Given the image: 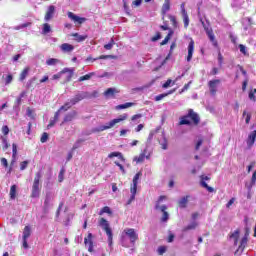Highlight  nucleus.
I'll return each mask as SVG.
<instances>
[{
	"label": "nucleus",
	"mask_w": 256,
	"mask_h": 256,
	"mask_svg": "<svg viewBox=\"0 0 256 256\" xmlns=\"http://www.w3.org/2000/svg\"><path fill=\"white\" fill-rule=\"evenodd\" d=\"M127 239L130 240V243H132V245H135V242L137 241V239H139V234H137V232L133 228H126L123 230L120 239L123 247H129V245L127 244Z\"/></svg>",
	"instance_id": "nucleus-1"
},
{
	"label": "nucleus",
	"mask_w": 256,
	"mask_h": 256,
	"mask_svg": "<svg viewBox=\"0 0 256 256\" xmlns=\"http://www.w3.org/2000/svg\"><path fill=\"white\" fill-rule=\"evenodd\" d=\"M99 227L103 231H105L107 237H108V245L111 247L113 245V230L111 229V224H109V221L105 218H100L98 221Z\"/></svg>",
	"instance_id": "nucleus-2"
},
{
	"label": "nucleus",
	"mask_w": 256,
	"mask_h": 256,
	"mask_svg": "<svg viewBox=\"0 0 256 256\" xmlns=\"http://www.w3.org/2000/svg\"><path fill=\"white\" fill-rule=\"evenodd\" d=\"M127 117H128L127 114H122L118 118H115L110 122L106 123V125H103L94 129V131L99 132V131H107V129H113V127L118 123H121L122 121H126Z\"/></svg>",
	"instance_id": "nucleus-3"
},
{
	"label": "nucleus",
	"mask_w": 256,
	"mask_h": 256,
	"mask_svg": "<svg viewBox=\"0 0 256 256\" xmlns=\"http://www.w3.org/2000/svg\"><path fill=\"white\" fill-rule=\"evenodd\" d=\"M141 172H138L137 174H135L133 180H132V184L130 187V193L131 196L129 198V200L127 201L126 205H131V203H133V201H135V195H137V185H139V179L141 177Z\"/></svg>",
	"instance_id": "nucleus-4"
},
{
	"label": "nucleus",
	"mask_w": 256,
	"mask_h": 256,
	"mask_svg": "<svg viewBox=\"0 0 256 256\" xmlns=\"http://www.w3.org/2000/svg\"><path fill=\"white\" fill-rule=\"evenodd\" d=\"M41 180V172H38L34 178L31 197L37 199L41 195V188L39 187V181Z\"/></svg>",
	"instance_id": "nucleus-5"
},
{
	"label": "nucleus",
	"mask_w": 256,
	"mask_h": 256,
	"mask_svg": "<svg viewBox=\"0 0 256 256\" xmlns=\"http://www.w3.org/2000/svg\"><path fill=\"white\" fill-rule=\"evenodd\" d=\"M200 21L204 27V30L209 40L211 41L214 47H217V40H215V34H213V30L211 29V27H209V22L207 20H203V18H200Z\"/></svg>",
	"instance_id": "nucleus-6"
},
{
	"label": "nucleus",
	"mask_w": 256,
	"mask_h": 256,
	"mask_svg": "<svg viewBox=\"0 0 256 256\" xmlns=\"http://www.w3.org/2000/svg\"><path fill=\"white\" fill-rule=\"evenodd\" d=\"M73 73H75L74 68H64L58 74H54L52 76V79L55 81L57 79H61V77H63V75H66V81H71V79L73 78Z\"/></svg>",
	"instance_id": "nucleus-7"
},
{
	"label": "nucleus",
	"mask_w": 256,
	"mask_h": 256,
	"mask_svg": "<svg viewBox=\"0 0 256 256\" xmlns=\"http://www.w3.org/2000/svg\"><path fill=\"white\" fill-rule=\"evenodd\" d=\"M166 197L165 196H160L158 201L156 202L155 209H160L163 212V216L161 218V221L163 223H166V221H169V213L167 212V206L162 205L160 206L159 203L162 201H165Z\"/></svg>",
	"instance_id": "nucleus-8"
},
{
	"label": "nucleus",
	"mask_w": 256,
	"mask_h": 256,
	"mask_svg": "<svg viewBox=\"0 0 256 256\" xmlns=\"http://www.w3.org/2000/svg\"><path fill=\"white\" fill-rule=\"evenodd\" d=\"M193 123V109H189L188 114L180 117L179 125H191Z\"/></svg>",
	"instance_id": "nucleus-9"
},
{
	"label": "nucleus",
	"mask_w": 256,
	"mask_h": 256,
	"mask_svg": "<svg viewBox=\"0 0 256 256\" xmlns=\"http://www.w3.org/2000/svg\"><path fill=\"white\" fill-rule=\"evenodd\" d=\"M205 181H211V177L201 175L200 176V186L207 190L208 193H213L215 189L207 184Z\"/></svg>",
	"instance_id": "nucleus-10"
},
{
	"label": "nucleus",
	"mask_w": 256,
	"mask_h": 256,
	"mask_svg": "<svg viewBox=\"0 0 256 256\" xmlns=\"http://www.w3.org/2000/svg\"><path fill=\"white\" fill-rule=\"evenodd\" d=\"M55 199V196L53 193L48 192L46 194L45 200H44V211H49L51 207H53V200Z\"/></svg>",
	"instance_id": "nucleus-11"
},
{
	"label": "nucleus",
	"mask_w": 256,
	"mask_h": 256,
	"mask_svg": "<svg viewBox=\"0 0 256 256\" xmlns=\"http://www.w3.org/2000/svg\"><path fill=\"white\" fill-rule=\"evenodd\" d=\"M68 17L71 19V21H73V23H75V25H83V23L87 21V18L80 17L73 12H68Z\"/></svg>",
	"instance_id": "nucleus-12"
},
{
	"label": "nucleus",
	"mask_w": 256,
	"mask_h": 256,
	"mask_svg": "<svg viewBox=\"0 0 256 256\" xmlns=\"http://www.w3.org/2000/svg\"><path fill=\"white\" fill-rule=\"evenodd\" d=\"M31 237V226H25L23 230V248L29 249V244L27 243V239Z\"/></svg>",
	"instance_id": "nucleus-13"
},
{
	"label": "nucleus",
	"mask_w": 256,
	"mask_h": 256,
	"mask_svg": "<svg viewBox=\"0 0 256 256\" xmlns=\"http://www.w3.org/2000/svg\"><path fill=\"white\" fill-rule=\"evenodd\" d=\"M239 235H241V231L239 229L229 234V240L233 241L235 247H237L239 243Z\"/></svg>",
	"instance_id": "nucleus-14"
},
{
	"label": "nucleus",
	"mask_w": 256,
	"mask_h": 256,
	"mask_svg": "<svg viewBox=\"0 0 256 256\" xmlns=\"http://www.w3.org/2000/svg\"><path fill=\"white\" fill-rule=\"evenodd\" d=\"M219 83H221V80H211L209 81V89L211 95H215L217 93V87L219 86Z\"/></svg>",
	"instance_id": "nucleus-15"
},
{
	"label": "nucleus",
	"mask_w": 256,
	"mask_h": 256,
	"mask_svg": "<svg viewBox=\"0 0 256 256\" xmlns=\"http://www.w3.org/2000/svg\"><path fill=\"white\" fill-rule=\"evenodd\" d=\"M151 154H147V149H144V151L142 153H140L139 156L134 157L133 161H135L136 163H143V161H145V159H149Z\"/></svg>",
	"instance_id": "nucleus-16"
},
{
	"label": "nucleus",
	"mask_w": 256,
	"mask_h": 256,
	"mask_svg": "<svg viewBox=\"0 0 256 256\" xmlns=\"http://www.w3.org/2000/svg\"><path fill=\"white\" fill-rule=\"evenodd\" d=\"M180 9L183 16L184 27L187 29L189 27V16L187 15V11H185V3L181 4Z\"/></svg>",
	"instance_id": "nucleus-17"
},
{
	"label": "nucleus",
	"mask_w": 256,
	"mask_h": 256,
	"mask_svg": "<svg viewBox=\"0 0 256 256\" xmlns=\"http://www.w3.org/2000/svg\"><path fill=\"white\" fill-rule=\"evenodd\" d=\"M255 140H256V130L252 131L248 135V139L246 141L248 149H251L253 147V145H255Z\"/></svg>",
	"instance_id": "nucleus-18"
},
{
	"label": "nucleus",
	"mask_w": 256,
	"mask_h": 256,
	"mask_svg": "<svg viewBox=\"0 0 256 256\" xmlns=\"http://www.w3.org/2000/svg\"><path fill=\"white\" fill-rule=\"evenodd\" d=\"M85 245H88V251L93 253V234L89 233L88 236L84 239Z\"/></svg>",
	"instance_id": "nucleus-19"
},
{
	"label": "nucleus",
	"mask_w": 256,
	"mask_h": 256,
	"mask_svg": "<svg viewBox=\"0 0 256 256\" xmlns=\"http://www.w3.org/2000/svg\"><path fill=\"white\" fill-rule=\"evenodd\" d=\"M53 15H55V6L50 5L44 17L45 21H51V19H53Z\"/></svg>",
	"instance_id": "nucleus-20"
},
{
	"label": "nucleus",
	"mask_w": 256,
	"mask_h": 256,
	"mask_svg": "<svg viewBox=\"0 0 256 256\" xmlns=\"http://www.w3.org/2000/svg\"><path fill=\"white\" fill-rule=\"evenodd\" d=\"M85 97H87V94H85V92L76 94L75 97L71 99L72 104L77 105V103H79V101H83Z\"/></svg>",
	"instance_id": "nucleus-21"
},
{
	"label": "nucleus",
	"mask_w": 256,
	"mask_h": 256,
	"mask_svg": "<svg viewBox=\"0 0 256 256\" xmlns=\"http://www.w3.org/2000/svg\"><path fill=\"white\" fill-rule=\"evenodd\" d=\"M60 49L63 51V53H71L75 49V46L69 43H64L60 46Z\"/></svg>",
	"instance_id": "nucleus-22"
},
{
	"label": "nucleus",
	"mask_w": 256,
	"mask_h": 256,
	"mask_svg": "<svg viewBox=\"0 0 256 256\" xmlns=\"http://www.w3.org/2000/svg\"><path fill=\"white\" fill-rule=\"evenodd\" d=\"M249 238L247 237H243L240 241V245L236 251V253H243V251H245V248L247 247V241H248Z\"/></svg>",
	"instance_id": "nucleus-23"
},
{
	"label": "nucleus",
	"mask_w": 256,
	"mask_h": 256,
	"mask_svg": "<svg viewBox=\"0 0 256 256\" xmlns=\"http://www.w3.org/2000/svg\"><path fill=\"white\" fill-rule=\"evenodd\" d=\"M12 157H13V160L11 162V166L9 168V173H11V171H13V165L15 163V158L17 157V144H12Z\"/></svg>",
	"instance_id": "nucleus-24"
},
{
	"label": "nucleus",
	"mask_w": 256,
	"mask_h": 256,
	"mask_svg": "<svg viewBox=\"0 0 256 256\" xmlns=\"http://www.w3.org/2000/svg\"><path fill=\"white\" fill-rule=\"evenodd\" d=\"M193 233V223L188 224L182 230V237H187V235H191Z\"/></svg>",
	"instance_id": "nucleus-25"
},
{
	"label": "nucleus",
	"mask_w": 256,
	"mask_h": 256,
	"mask_svg": "<svg viewBox=\"0 0 256 256\" xmlns=\"http://www.w3.org/2000/svg\"><path fill=\"white\" fill-rule=\"evenodd\" d=\"M29 71H31V68L26 67L23 69V71L20 73V81H25V79H27V77L29 76Z\"/></svg>",
	"instance_id": "nucleus-26"
},
{
	"label": "nucleus",
	"mask_w": 256,
	"mask_h": 256,
	"mask_svg": "<svg viewBox=\"0 0 256 256\" xmlns=\"http://www.w3.org/2000/svg\"><path fill=\"white\" fill-rule=\"evenodd\" d=\"M244 31H247L251 25H253V22L251 18H244L242 21Z\"/></svg>",
	"instance_id": "nucleus-27"
},
{
	"label": "nucleus",
	"mask_w": 256,
	"mask_h": 256,
	"mask_svg": "<svg viewBox=\"0 0 256 256\" xmlns=\"http://www.w3.org/2000/svg\"><path fill=\"white\" fill-rule=\"evenodd\" d=\"M72 37H75V41H77V43H81L83 41H85V39H87V34L85 35H79V33H74L72 34Z\"/></svg>",
	"instance_id": "nucleus-28"
},
{
	"label": "nucleus",
	"mask_w": 256,
	"mask_h": 256,
	"mask_svg": "<svg viewBox=\"0 0 256 256\" xmlns=\"http://www.w3.org/2000/svg\"><path fill=\"white\" fill-rule=\"evenodd\" d=\"M59 63H61V60H59L57 58H50V59L46 60V65H48L49 67L59 65Z\"/></svg>",
	"instance_id": "nucleus-29"
},
{
	"label": "nucleus",
	"mask_w": 256,
	"mask_h": 256,
	"mask_svg": "<svg viewBox=\"0 0 256 256\" xmlns=\"http://www.w3.org/2000/svg\"><path fill=\"white\" fill-rule=\"evenodd\" d=\"M187 203H189V196H185L180 199L178 205L181 209H185V207H187Z\"/></svg>",
	"instance_id": "nucleus-30"
},
{
	"label": "nucleus",
	"mask_w": 256,
	"mask_h": 256,
	"mask_svg": "<svg viewBox=\"0 0 256 256\" xmlns=\"http://www.w3.org/2000/svg\"><path fill=\"white\" fill-rule=\"evenodd\" d=\"M115 93H119V91L116 88H108L105 92L104 95L105 97H113Z\"/></svg>",
	"instance_id": "nucleus-31"
},
{
	"label": "nucleus",
	"mask_w": 256,
	"mask_h": 256,
	"mask_svg": "<svg viewBox=\"0 0 256 256\" xmlns=\"http://www.w3.org/2000/svg\"><path fill=\"white\" fill-rule=\"evenodd\" d=\"M91 77H95V72H90L84 76H81L78 81L81 83L82 81H89V79H91Z\"/></svg>",
	"instance_id": "nucleus-32"
},
{
	"label": "nucleus",
	"mask_w": 256,
	"mask_h": 256,
	"mask_svg": "<svg viewBox=\"0 0 256 256\" xmlns=\"http://www.w3.org/2000/svg\"><path fill=\"white\" fill-rule=\"evenodd\" d=\"M133 105H135V104L132 102H127L125 104H120V105L116 106V109L118 111H121V109H129V107H133Z\"/></svg>",
	"instance_id": "nucleus-33"
},
{
	"label": "nucleus",
	"mask_w": 256,
	"mask_h": 256,
	"mask_svg": "<svg viewBox=\"0 0 256 256\" xmlns=\"http://www.w3.org/2000/svg\"><path fill=\"white\" fill-rule=\"evenodd\" d=\"M203 141H205V138L203 136H198V139L195 145V151H199V149H201V145H203Z\"/></svg>",
	"instance_id": "nucleus-34"
},
{
	"label": "nucleus",
	"mask_w": 256,
	"mask_h": 256,
	"mask_svg": "<svg viewBox=\"0 0 256 256\" xmlns=\"http://www.w3.org/2000/svg\"><path fill=\"white\" fill-rule=\"evenodd\" d=\"M73 102L72 100H70L69 102H66L63 106L60 107V111H69V109H71V107H73Z\"/></svg>",
	"instance_id": "nucleus-35"
},
{
	"label": "nucleus",
	"mask_w": 256,
	"mask_h": 256,
	"mask_svg": "<svg viewBox=\"0 0 256 256\" xmlns=\"http://www.w3.org/2000/svg\"><path fill=\"white\" fill-rule=\"evenodd\" d=\"M192 57H193V41H190L189 46H188L187 61H191Z\"/></svg>",
	"instance_id": "nucleus-36"
},
{
	"label": "nucleus",
	"mask_w": 256,
	"mask_h": 256,
	"mask_svg": "<svg viewBox=\"0 0 256 256\" xmlns=\"http://www.w3.org/2000/svg\"><path fill=\"white\" fill-rule=\"evenodd\" d=\"M17 197V185H12L10 188V199Z\"/></svg>",
	"instance_id": "nucleus-37"
},
{
	"label": "nucleus",
	"mask_w": 256,
	"mask_h": 256,
	"mask_svg": "<svg viewBox=\"0 0 256 256\" xmlns=\"http://www.w3.org/2000/svg\"><path fill=\"white\" fill-rule=\"evenodd\" d=\"M105 213H107L108 215H113V211H111V208L109 206L103 207L99 212V215H103Z\"/></svg>",
	"instance_id": "nucleus-38"
},
{
	"label": "nucleus",
	"mask_w": 256,
	"mask_h": 256,
	"mask_svg": "<svg viewBox=\"0 0 256 256\" xmlns=\"http://www.w3.org/2000/svg\"><path fill=\"white\" fill-rule=\"evenodd\" d=\"M109 159H113V157H119L122 161H125V158H123V154L120 152H112L108 155Z\"/></svg>",
	"instance_id": "nucleus-39"
},
{
	"label": "nucleus",
	"mask_w": 256,
	"mask_h": 256,
	"mask_svg": "<svg viewBox=\"0 0 256 256\" xmlns=\"http://www.w3.org/2000/svg\"><path fill=\"white\" fill-rule=\"evenodd\" d=\"M42 33L43 35H47V33H51V25L45 23L43 25Z\"/></svg>",
	"instance_id": "nucleus-40"
},
{
	"label": "nucleus",
	"mask_w": 256,
	"mask_h": 256,
	"mask_svg": "<svg viewBox=\"0 0 256 256\" xmlns=\"http://www.w3.org/2000/svg\"><path fill=\"white\" fill-rule=\"evenodd\" d=\"M84 142H85V140H83V139H78V140L74 143V145H73V147H72V151H75L76 149H79V147H81V144L84 143Z\"/></svg>",
	"instance_id": "nucleus-41"
},
{
	"label": "nucleus",
	"mask_w": 256,
	"mask_h": 256,
	"mask_svg": "<svg viewBox=\"0 0 256 256\" xmlns=\"http://www.w3.org/2000/svg\"><path fill=\"white\" fill-rule=\"evenodd\" d=\"M113 45H115V40L111 38L110 42L104 45V49L111 51V49H113Z\"/></svg>",
	"instance_id": "nucleus-42"
},
{
	"label": "nucleus",
	"mask_w": 256,
	"mask_h": 256,
	"mask_svg": "<svg viewBox=\"0 0 256 256\" xmlns=\"http://www.w3.org/2000/svg\"><path fill=\"white\" fill-rule=\"evenodd\" d=\"M199 121H201L199 114L193 112V125H199Z\"/></svg>",
	"instance_id": "nucleus-43"
},
{
	"label": "nucleus",
	"mask_w": 256,
	"mask_h": 256,
	"mask_svg": "<svg viewBox=\"0 0 256 256\" xmlns=\"http://www.w3.org/2000/svg\"><path fill=\"white\" fill-rule=\"evenodd\" d=\"M173 37V31H170L168 35L165 37V39L161 42V45H167L169 43V39Z\"/></svg>",
	"instance_id": "nucleus-44"
},
{
	"label": "nucleus",
	"mask_w": 256,
	"mask_h": 256,
	"mask_svg": "<svg viewBox=\"0 0 256 256\" xmlns=\"http://www.w3.org/2000/svg\"><path fill=\"white\" fill-rule=\"evenodd\" d=\"M240 49V53H242V55H249V53L247 52V47L243 44H240L239 46Z\"/></svg>",
	"instance_id": "nucleus-45"
},
{
	"label": "nucleus",
	"mask_w": 256,
	"mask_h": 256,
	"mask_svg": "<svg viewBox=\"0 0 256 256\" xmlns=\"http://www.w3.org/2000/svg\"><path fill=\"white\" fill-rule=\"evenodd\" d=\"M1 139H2V143H3L4 151H7V149H9V143L7 142V138L2 136Z\"/></svg>",
	"instance_id": "nucleus-46"
},
{
	"label": "nucleus",
	"mask_w": 256,
	"mask_h": 256,
	"mask_svg": "<svg viewBox=\"0 0 256 256\" xmlns=\"http://www.w3.org/2000/svg\"><path fill=\"white\" fill-rule=\"evenodd\" d=\"M170 9V4L169 1H166L163 6H162V13H167V11H169Z\"/></svg>",
	"instance_id": "nucleus-47"
},
{
	"label": "nucleus",
	"mask_w": 256,
	"mask_h": 256,
	"mask_svg": "<svg viewBox=\"0 0 256 256\" xmlns=\"http://www.w3.org/2000/svg\"><path fill=\"white\" fill-rule=\"evenodd\" d=\"M171 84H172V85H175V81L173 82V80L168 79V80L163 84V88H164V89H167L168 87H171Z\"/></svg>",
	"instance_id": "nucleus-48"
},
{
	"label": "nucleus",
	"mask_w": 256,
	"mask_h": 256,
	"mask_svg": "<svg viewBox=\"0 0 256 256\" xmlns=\"http://www.w3.org/2000/svg\"><path fill=\"white\" fill-rule=\"evenodd\" d=\"M248 97H249L250 101H253L255 103V101H256L255 90H251L248 94Z\"/></svg>",
	"instance_id": "nucleus-49"
},
{
	"label": "nucleus",
	"mask_w": 256,
	"mask_h": 256,
	"mask_svg": "<svg viewBox=\"0 0 256 256\" xmlns=\"http://www.w3.org/2000/svg\"><path fill=\"white\" fill-rule=\"evenodd\" d=\"M29 25H31V23H24V24L14 27V29H15V31H19V29H25V27H29Z\"/></svg>",
	"instance_id": "nucleus-50"
},
{
	"label": "nucleus",
	"mask_w": 256,
	"mask_h": 256,
	"mask_svg": "<svg viewBox=\"0 0 256 256\" xmlns=\"http://www.w3.org/2000/svg\"><path fill=\"white\" fill-rule=\"evenodd\" d=\"M49 139V134H47V132H44L42 134V137L40 139L41 143H47V140Z\"/></svg>",
	"instance_id": "nucleus-51"
},
{
	"label": "nucleus",
	"mask_w": 256,
	"mask_h": 256,
	"mask_svg": "<svg viewBox=\"0 0 256 256\" xmlns=\"http://www.w3.org/2000/svg\"><path fill=\"white\" fill-rule=\"evenodd\" d=\"M29 165V161H23L20 163V170L21 171H25V169H27V166Z\"/></svg>",
	"instance_id": "nucleus-52"
},
{
	"label": "nucleus",
	"mask_w": 256,
	"mask_h": 256,
	"mask_svg": "<svg viewBox=\"0 0 256 256\" xmlns=\"http://www.w3.org/2000/svg\"><path fill=\"white\" fill-rule=\"evenodd\" d=\"M13 81V75L9 74L6 76L5 78V85H10V83H12Z\"/></svg>",
	"instance_id": "nucleus-53"
},
{
	"label": "nucleus",
	"mask_w": 256,
	"mask_h": 256,
	"mask_svg": "<svg viewBox=\"0 0 256 256\" xmlns=\"http://www.w3.org/2000/svg\"><path fill=\"white\" fill-rule=\"evenodd\" d=\"M160 145L162 149H167V138L163 137L162 140H160Z\"/></svg>",
	"instance_id": "nucleus-54"
},
{
	"label": "nucleus",
	"mask_w": 256,
	"mask_h": 256,
	"mask_svg": "<svg viewBox=\"0 0 256 256\" xmlns=\"http://www.w3.org/2000/svg\"><path fill=\"white\" fill-rule=\"evenodd\" d=\"M73 117H74L73 114L66 115L64 118V123H69V121H73Z\"/></svg>",
	"instance_id": "nucleus-55"
},
{
	"label": "nucleus",
	"mask_w": 256,
	"mask_h": 256,
	"mask_svg": "<svg viewBox=\"0 0 256 256\" xmlns=\"http://www.w3.org/2000/svg\"><path fill=\"white\" fill-rule=\"evenodd\" d=\"M245 115H246L245 121H246L247 124H249V121H251V113H247V111H244L243 112V117H245Z\"/></svg>",
	"instance_id": "nucleus-56"
},
{
	"label": "nucleus",
	"mask_w": 256,
	"mask_h": 256,
	"mask_svg": "<svg viewBox=\"0 0 256 256\" xmlns=\"http://www.w3.org/2000/svg\"><path fill=\"white\" fill-rule=\"evenodd\" d=\"M168 94H159L158 96L155 97V101H161L162 99H165Z\"/></svg>",
	"instance_id": "nucleus-57"
},
{
	"label": "nucleus",
	"mask_w": 256,
	"mask_h": 256,
	"mask_svg": "<svg viewBox=\"0 0 256 256\" xmlns=\"http://www.w3.org/2000/svg\"><path fill=\"white\" fill-rule=\"evenodd\" d=\"M55 123H57V120H55L54 118L50 120V123L47 125V129H51V127H54Z\"/></svg>",
	"instance_id": "nucleus-58"
},
{
	"label": "nucleus",
	"mask_w": 256,
	"mask_h": 256,
	"mask_svg": "<svg viewBox=\"0 0 256 256\" xmlns=\"http://www.w3.org/2000/svg\"><path fill=\"white\" fill-rule=\"evenodd\" d=\"M165 251H167V248H166L165 246H160V247L158 248V253H159L160 255H163V253H165Z\"/></svg>",
	"instance_id": "nucleus-59"
},
{
	"label": "nucleus",
	"mask_w": 256,
	"mask_h": 256,
	"mask_svg": "<svg viewBox=\"0 0 256 256\" xmlns=\"http://www.w3.org/2000/svg\"><path fill=\"white\" fill-rule=\"evenodd\" d=\"M2 133L3 135H9V126H3Z\"/></svg>",
	"instance_id": "nucleus-60"
},
{
	"label": "nucleus",
	"mask_w": 256,
	"mask_h": 256,
	"mask_svg": "<svg viewBox=\"0 0 256 256\" xmlns=\"http://www.w3.org/2000/svg\"><path fill=\"white\" fill-rule=\"evenodd\" d=\"M256 183V171L253 173L252 175V179H251V187H253V185H255Z\"/></svg>",
	"instance_id": "nucleus-61"
},
{
	"label": "nucleus",
	"mask_w": 256,
	"mask_h": 256,
	"mask_svg": "<svg viewBox=\"0 0 256 256\" xmlns=\"http://www.w3.org/2000/svg\"><path fill=\"white\" fill-rule=\"evenodd\" d=\"M1 164L3 165V167H9V162H7L6 158L1 159Z\"/></svg>",
	"instance_id": "nucleus-62"
},
{
	"label": "nucleus",
	"mask_w": 256,
	"mask_h": 256,
	"mask_svg": "<svg viewBox=\"0 0 256 256\" xmlns=\"http://www.w3.org/2000/svg\"><path fill=\"white\" fill-rule=\"evenodd\" d=\"M170 21L174 25V27H177V19L175 16H170Z\"/></svg>",
	"instance_id": "nucleus-63"
},
{
	"label": "nucleus",
	"mask_w": 256,
	"mask_h": 256,
	"mask_svg": "<svg viewBox=\"0 0 256 256\" xmlns=\"http://www.w3.org/2000/svg\"><path fill=\"white\" fill-rule=\"evenodd\" d=\"M233 203H235V198H231L228 203L226 204V207L229 209V207H231V205H233Z\"/></svg>",
	"instance_id": "nucleus-64"
}]
</instances>
